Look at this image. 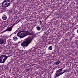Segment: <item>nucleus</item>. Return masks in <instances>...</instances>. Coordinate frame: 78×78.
Masks as SVG:
<instances>
[{
  "instance_id": "1",
  "label": "nucleus",
  "mask_w": 78,
  "mask_h": 78,
  "mask_svg": "<svg viewBox=\"0 0 78 78\" xmlns=\"http://www.w3.org/2000/svg\"><path fill=\"white\" fill-rule=\"evenodd\" d=\"M34 32L33 31L31 30V33L28 31H26V30H23L17 33V36L19 37L20 39L22 38H23L27 36L28 35H30V36L31 35H33L34 34Z\"/></svg>"
},
{
  "instance_id": "2",
  "label": "nucleus",
  "mask_w": 78,
  "mask_h": 78,
  "mask_svg": "<svg viewBox=\"0 0 78 78\" xmlns=\"http://www.w3.org/2000/svg\"><path fill=\"white\" fill-rule=\"evenodd\" d=\"M33 39H34L33 37H31L30 38L27 39L21 43V46L24 47H27L28 45L32 42V41H33Z\"/></svg>"
},
{
  "instance_id": "3",
  "label": "nucleus",
  "mask_w": 78,
  "mask_h": 78,
  "mask_svg": "<svg viewBox=\"0 0 78 78\" xmlns=\"http://www.w3.org/2000/svg\"><path fill=\"white\" fill-rule=\"evenodd\" d=\"M9 57V55H0V62L1 63H4Z\"/></svg>"
},
{
  "instance_id": "4",
  "label": "nucleus",
  "mask_w": 78,
  "mask_h": 78,
  "mask_svg": "<svg viewBox=\"0 0 78 78\" xmlns=\"http://www.w3.org/2000/svg\"><path fill=\"white\" fill-rule=\"evenodd\" d=\"M10 3L9 1L4 0L2 2V6L3 8H7V7H8L9 5H10Z\"/></svg>"
},
{
  "instance_id": "5",
  "label": "nucleus",
  "mask_w": 78,
  "mask_h": 78,
  "mask_svg": "<svg viewBox=\"0 0 78 78\" xmlns=\"http://www.w3.org/2000/svg\"><path fill=\"white\" fill-rule=\"evenodd\" d=\"M64 68H65V66H63V67L62 68V69H59L58 71H56L55 73L56 75V76L58 77V76H60V75H62L63 74V72H62V69H64Z\"/></svg>"
},
{
  "instance_id": "6",
  "label": "nucleus",
  "mask_w": 78,
  "mask_h": 78,
  "mask_svg": "<svg viewBox=\"0 0 78 78\" xmlns=\"http://www.w3.org/2000/svg\"><path fill=\"white\" fill-rule=\"evenodd\" d=\"M12 31V27H10L9 28H7V29L5 30L4 31L5 32L6 31Z\"/></svg>"
},
{
  "instance_id": "7",
  "label": "nucleus",
  "mask_w": 78,
  "mask_h": 78,
  "mask_svg": "<svg viewBox=\"0 0 78 78\" xmlns=\"http://www.w3.org/2000/svg\"><path fill=\"white\" fill-rule=\"evenodd\" d=\"M5 42V40L3 38H0V44H3Z\"/></svg>"
},
{
  "instance_id": "8",
  "label": "nucleus",
  "mask_w": 78,
  "mask_h": 78,
  "mask_svg": "<svg viewBox=\"0 0 78 78\" xmlns=\"http://www.w3.org/2000/svg\"><path fill=\"white\" fill-rule=\"evenodd\" d=\"M2 19L4 20H5L7 19V17L5 15H4L2 16Z\"/></svg>"
},
{
  "instance_id": "9",
  "label": "nucleus",
  "mask_w": 78,
  "mask_h": 78,
  "mask_svg": "<svg viewBox=\"0 0 78 78\" xmlns=\"http://www.w3.org/2000/svg\"><path fill=\"white\" fill-rule=\"evenodd\" d=\"M61 61H59L58 60V61H57L56 62H55V65H58V64H59V63H60V62Z\"/></svg>"
},
{
  "instance_id": "10",
  "label": "nucleus",
  "mask_w": 78,
  "mask_h": 78,
  "mask_svg": "<svg viewBox=\"0 0 78 78\" xmlns=\"http://www.w3.org/2000/svg\"><path fill=\"white\" fill-rule=\"evenodd\" d=\"M36 28L37 31H40L41 30V27L39 26L36 27Z\"/></svg>"
},
{
  "instance_id": "11",
  "label": "nucleus",
  "mask_w": 78,
  "mask_h": 78,
  "mask_svg": "<svg viewBox=\"0 0 78 78\" xmlns=\"http://www.w3.org/2000/svg\"><path fill=\"white\" fill-rule=\"evenodd\" d=\"M13 39L14 41H17V40L18 39V38H17V37H13Z\"/></svg>"
},
{
  "instance_id": "12",
  "label": "nucleus",
  "mask_w": 78,
  "mask_h": 78,
  "mask_svg": "<svg viewBox=\"0 0 78 78\" xmlns=\"http://www.w3.org/2000/svg\"><path fill=\"white\" fill-rule=\"evenodd\" d=\"M46 36H47V34H46L45 32H44L43 33V37H46Z\"/></svg>"
},
{
  "instance_id": "13",
  "label": "nucleus",
  "mask_w": 78,
  "mask_h": 78,
  "mask_svg": "<svg viewBox=\"0 0 78 78\" xmlns=\"http://www.w3.org/2000/svg\"><path fill=\"white\" fill-rule=\"evenodd\" d=\"M63 72H63V73H66V72H69V71H68V70H67H67H63Z\"/></svg>"
},
{
  "instance_id": "14",
  "label": "nucleus",
  "mask_w": 78,
  "mask_h": 78,
  "mask_svg": "<svg viewBox=\"0 0 78 78\" xmlns=\"http://www.w3.org/2000/svg\"><path fill=\"white\" fill-rule=\"evenodd\" d=\"M53 49V47H52V46H50L48 47V50H51L52 49Z\"/></svg>"
},
{
  "instance_id": "15",
  "label": "nucleus",
  "mask_w": 78,
  "mask_h": 78,
  "mask_svg": "<svg viewBox=\"0 0 78 78\" xmlns=\"http://www.w3.org/2000/svg\"><path fill=\"white\" fill-rule=\"evenodd\" d=\"M17 55H18V56H20L21 55V54L20 53V51H18Z\"/></svg>"
},
{
  "instance_id": "16",
  "label": "nucleus",
  "mask_w": 78,
  "mask_h": 78,
  "mask_svg": "<svg viewBox=\"0 0 78 78\" xmlns=\"http://www.w3.org/2000/svg\"><path fill=\"white\" fill-rule=\"evenodd\" d=\"M71 35V33L70 32H68L67 36H70Z\"/></svg>"
},
{
  "instance_id": "17",
  "label": "nucleus",
  "mask_w": 78,
  "mask_h": 78,
  "mask_svg": "<svg viewBox=\"0 0 78 78\" xmlns=\"http://www.w3.org/2000/svg\"><path fill=\"white\" fill-rule=\"evenodd\" d=\"M74 36H75V35H74V34H73L72 35V37H71V38H73V37H74Z\"/></svg>"
},
{
  "instance_id": "18",
  "label": "nucleus",
  "mask_w": 78,
  "mask_h": 78,
  "mask_svg": "<svg viewBox=\"0 0 78 78\" xmlns=\"http://www.w3.org/2000/svg\"><path fill=\"white\" fill-rule=\"evenodd\" d=\"M17 31H16L15 32H14L13 33V34H16V33H17Z\"/></svg>"
},
{
  "instance_id": "19",
  "label": "nucleus",
  "mask_w": 78,
  "mask_h": 78,
  "mask_svg": "<svg viewBox=\"0 0 78 78\" xmlns=\"http://www.w3.org/2000/svg\"><path fill=\"white\" fill-rule=\"evenodd\" d=\"M50 15H51V14H50L49 15H48V16H49V17H50Z\"/></svg>"
},
{
  "instance_id": "20",
  "label": "nucleus",
  "mask_w": 78,
  "mask_h": 78,
  "mask_svg": "<svg viewBox=\"0 0 78 78\" xmlns=\"http://www.w3.org/2000/svg\"><path fill=\"white\" fill-rule=\"evenodd\" d=\"M6 41L5 43H4V44H6Z\"/></svg>"
},
{
  "instance_id": "21",
  "label": "nucleus",
  "mask_w": 78,
  "mask_h": 78,
  "mask_svg": "<svg viewBox=\"0 0 78 78\" xmlns=\"http://www.w3.org/2000/svg\"><path fill=\"white\" fill-rule=\"evenodd\" d=\"M1 21H2V20L0 19V22H1Z\"/></svg>"
},
{
  "instance_id": "22",
  "label": "nucleus",
  "mask_w": 78,
  "mask_h": 78,
  "mask_svg": "<svg viewBox=\"0 0 78 78\" xmlns=\"http://www.w3.org/2000/svg\"><path fill=\"white\" fill-rule=\"evenodd\" d=\"M43 30H44V28L42 29V31H43Z\"/></svg>"
},
{
  "instance_id": "23",
  "label": "nucleus",
  "mask_w": 78,
  "mask_h": 78,
  "mask_svg": "<svg viewBox=\"0 0 78 78\" xmlns=\"http://www.w3.org/2000/svg\"><path fill=\"white\" fill-rule=\"evenodd\" d=\"M47 17H49V16H47Z\"/></svg>"
},
{
  "instance_id": "24",
  "label": "nucleus",
  "mask_w": 78,
  "mask_h": 78,
  "mask_svg": "<svg viewBox=\"0 0 78 78\" xmlns=\"http://www.w3.org/2000/svg\"><path fill=\"white\" fill-rule=\"evenodd\" d=\"M41 31H41V32H39L38 33H41Z\"/></svg>"
}]
</instances>
